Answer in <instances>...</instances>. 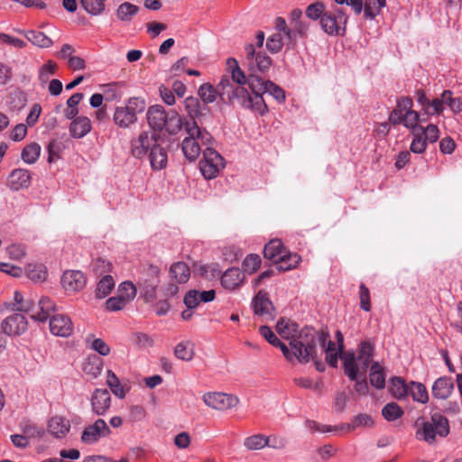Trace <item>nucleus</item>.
I'll list each match as a JSON object with an SVG mask.
<instances>
[{"label":"nucleus","instance_id":"1","mask_svg":"<svg viewBox=\"0 0 462 462\" xmlns=\"http://www.w3.org/2000/svg\"><path fill=\"white\" fill-rule=\"evenodd\" d=\"M245 62L249 71V88L251 92L243 87L234 88L227 78L220 80L218 88L224 99L229 101L237 99V102L243 107L263 115L267 112L268 108L262 95L268 93L279 103H282L285 100V92L273 81H263L257 75L258 72L264 73L269 69L272 64L271 58L264 52H256L255 47L252 43L245 45Z\"/></svg>","mask_w":462,"mask_h":462},{"label":"nucleus","instance_id":"2","mask_svg":"<svg viewBox=\"0 0 462 462\" xmlns=\"http://www.w3.org/2000/svg\"><path fill=\"white\" fill-rule=\"evenodd\" d=\"M278 333L283 338L290 339V346L294 356L300 363H309L316 357V345L320 342L325 345L328 335L319 333L312 328H304L298 333V325L289 319H281L276 325Z\"/></svg>","mask_w":462,"mask_h":462},{"label":"nucleus","instance_id":"3","mask_svg":"<svg viewBox=\"0 0 462 462\" xmlns=\"http://www.w3.org/2000/svg\"><path fill=\"white\" fill-rule=\"evenodd\" d=\"M374 346L368 341H363L358 347L357 356L353 352L340 355L343 361L344 372L351 381H356L358 374H365L374 356Z\"/></svg>","mask_w":462,"mask_h":462},{"label":"nucleus","instance_id":"4","mask_svg":"<svg viewBox=\"0 0 462 462\" xmlns=\"http://www.w3.org/2000/svg\"><path fill=\"white\" fill-rule=\"evenodd\" d=\"M146 118L153 131L165 130L169 134H177L183 126L181 116L175 111H165L162 106L154 105L148 108Z\"/></svg>","mask_w":462,"mask_h":462},{"label":"nucleus","instance_id":"5","mask_svg":"<svg viewBox=\"0 0 462 462\" xmlns=\"http://www.w3.org/2000/svg\"><path fill=\"white\" fill-rule=\"evenodd\" d=\"M183 126L188 136L182 141L181 149L185 157L194 162L200 154L201 147L210 143L212 136L207 130L200 128L197 122H185Z\"/></svg>","mask_w":462,"mask_h":462},{"label":"nucleus","instance_id":"6","mask_svg":"<svg viewBox=\"0 0 462 462\" xmlns=\"http://www.w3.org/2000/svg\"><path fill=\"white\" fill-rule=\"evenodd\" d=\"M146 108V102L138 97H129L123 106H116L113 115L114 124L119 128L127 129L138 120V115Z\"/></svg>","mask_w":462,"mask_h":462},{"label":"nucleus","instance_id":"7","mask_svg":"<svg viewBox=\"0 0 462 462\" xmlns=\"http://www.w3.org/2000/svg\"><path fill=\"white\" fill-rule=\"evenodd\" d=\"M448 433V421L439 413H434L430 420L424 422L422 428L417 431V435L427 442L434 441L436 436L446 437Z\"/></svg>","mask_w":462,"mask_h":462},{"label":"nucleus","instance_id":"8","mask_svg":"<svg viewBox=\"0 0 462 462\" xmlns=\"http://www.w3.org/2000/svg\"><path fill=\"white\" fill-rule=\"evenodd\" d=\"M347 15L342 7H334L327 11L319 21L322 30L329 35H338L345 32Z\"/></svg>","mask_w":462,"mask_h":462},{"label":"nucleus","instance_id":"9","mask_svg":"<svg viewBox=\"0 0 462 462\" xmlns=\"http://www.w3.org/2000/svg\"><path fill=\"white\" fill-rule=\"evenodd\" d=\"M223 168V157L216 150L207 146L203 150V159L199 162V169L204 178L208 180L216 178Z\"/></svg>","mask_w":462,"mask_h":462},{"label":"nucleus","instance_id":"10","mask_svg":"<svg viewBox=\"0 0 462 462\" xmlns=\"http://www.w3.org/2000/svg\"><path fill=\"white\" fill-rule=\"evenodd\" d=\"M159 135L152 131H143L137 137L131 140V154L135 158H143L158 142Z\"/></svg>","mask_w":462,"mask_h":462},{"label":"nucleus","instance_id":"11","mask_svg":"<svg viewBox=\"0 0 462 462\" xmlns=\"http://www.w3.org/2000/svg\"><path fill=\"white\" fill-rule=\"evenodd\" d=\"M202 399L207 406L218 411L232 409L239 402L236 395L224 393H207Z\"/></svg>","mask_w":462,"mask_h":462},{"label":"nucleus","instance_id":"12","mask_svg":"<svg viewBox=\"0 0 462 462\" xmlns=\"http://www.w3.org/2000/svg\"><path fill=\"white\" fill-rule=\"evenodd\" d=\"M110 434L111 430L106 422L102 419H98L93 424L84 429L81 434V441L85 444L92 445L102 438L109 437Z\"/></svg>","mask_w":462,"mask_h":462},{"label":"nucleus","instance_id":"13","mask_svg":"<svg viewBox=\"0 0 462 462\" xmlns=\"http://www.w3.org/2000/svg\"><path fill=\"white\" fill-rule=\"evenodd\" d=\"M1 328L7 336L17 337L27 330L28 321L23 315L15 313L5 318L1 323Z\"/></svg>","mask_w":462,"mask_h":462},{"label":"nucleus","instance_id":"14","mask_svg":"<svg viewBox=\"0 0 462 462\" xmlns=\"http://www.w3.org/2000/svg\"><path fill=\"white\" fill-rule=\"evenodd\" d=\"M252 305L255 315L263 318L265 320L275 319L273 305L265 292L260 291L254 296Z\"/></svg>","mask_w":462,"mask_h":462},{"label":"nucleus","instance_id":"15","mask_svg":"<svg viewBox=\"0 0 462 462\" xmlns=\"http://www.w3.org/2000/svg\"><path fill=\"white\" fill-rule=\"evenodd\" d=\"M50 330L55 336L67 337L73 332V324L68 316L57 314L50 319Z\"/></svg>","mask_w":462,"mask_h":462},{"label":"nucleus","instance_id":"16","mask_svg":"<svg viewBox=\"0 0 462 462\" xmlns=\"http://www.w3.org/2000/svg\"><path fill=\"white\" fill-rule=\"evenodd\" d=\"M61 284L66 291H79L86 285V277L80 271H66L61 277Z\"/></svg>","mask_w":462,"mask_h":462},{"label":"nucleus","instance_id":"17","mask_svg":"<svg viewBox=\"0 0 462 462\" xmlns=\"http://www.w3.org/2000/svg\"><path fill=\"white\" fill-rule=\"evenodd\" d=\"M111 404L110 393L106 389H96L91 397L92 411L97 415H104Z\"/></svg>","mask_w":462,"mask_h":462},{"label":"nucleus","instance_id":"18","mask_svg":"<svg viewBox=\"0 0 462 462\" xmlns=\"http://www.w3.org/2000/svg\"><path fill=\"white\" fill-rule=\"evenodd\" d=\"M31 173L25 169H15L9 174L7 185L13 190L27 189L31 185Z\"/></svg>","mask_w":462,"mask_h":462},{"label":"nucleus","instance_id":"19","mask_svg":"<svg viewBox=\"0 0 462 462\" xmlns=\"http://www.w3.org/2000/svg\"><path fill=\"white\" fill-rule=\"evenodd\" d=\"M226 64L231 71V79L228 76H223L221 80L224 78H227L234 88H237L238 87L245 88V84L249 86V76L246 77L241 70L236 59H227Z\"/></svg>","mask_w":462,"mask_h":462},{"label":"nucleus","instance_id":"20","mask_svg":"<svg viewBox=\"0 0 462 462\" xmlns=\"http://www.w3.org/2000/svg\"><path fill=\"white\" fill-rule=\"evenodd\" d=\"M245 279L244 273L239 268L227 269L221 277V284L227 290H235L239 287Z\"/></svg>","mask_w":462,"mask_h":462},{"label":"nucleus","instance_id":"21","mask_svg":"<svg viewBox=\"0 0 462 462\" xmlns=\"http://www.w3.org/2000/svg\"><path fill=\"white\" fill-rule=\"evenodd\" d=\"M413 101L409 97H402L397 100L396 107L391 112L389 116V122L397 125L401 124V116L406 112L413 111Z\"/></svg>","mask_w":462,"mask_h":462},{"label":"nucleus","instance_id":"22","mask_svg":"<svg viewBox=\"0 0 462 462\" xmlns=\"http://www.w3.org/2000/svg\"><path fill=\"white\" fill-rule=\"evenodd\" d=\"M69 131L73 138H82L91 131V122L87 116H78L69 125Z\"/></svg>","mask_w":462,"mask_h":462},{"label":"nucleus","instance_id":"23","mask_svg":"<svg viewBox=\"0 0 462 462\" xmlns=\"http://www.w3.org/2000/svg\"><path fill=\"white\" fill-rule=\"evenodd\" d=\"M70 430V423L60 416H53L48 422V431L55 438L65 437Z\"/></svg>","mask_w":462,"mask_h":462},{"label":"nucleus","instance_id":"24","mask_svg":"<svg viewBox=\"0 0 462 462\" xmlns=\"http://www.w3.org/2000/svg\"><path fill=\"white\" fill-rule=\"evenodd\" d=\"M260 334L273 346L279 347L283 356L288 359L291 360L294 355L293 350L291 351L289 347L282 343L276 335L272 331V329L267 326H261L259 328Z\"/></svg>","mask_w":462,"mask_h":462},{"label":"nucleus","instance_id":"25","mask_svg":"<svg viewBox=\"0 0 462 462\" xmlns=\"http://www.w3.org/2000/svg\"><path fill=\"white\" fill-rule=\"evenodd\" d=\"M149 160L153 170L160 171L165 168L168 162L166 150L157 143L149 152Z\"/></svg>","mask_w":462,"mask_h":462},{"label":"nucleus","instance_id":"26","mask_svg":"<svg viewBox=\"0 0 462 462\" xmlns=\"http://www.w3.org/2000/svg\"><path fill=\"white\" fill-rule=\"evenodd\" d=\"M160 280L157 278L149 279L148 277H140L138 280V287L141 294L144 297L146 301H151L155 299L156 289L159 286Z\"/></svg>","mask_w":462,"mask_h":462},{"label":"nucleus","instance_id":"27","mask_svg":"<svg viewBox=\"0 0 462 462\" xmlns=\"http://www.w3.org/2000/svg\"><path fill=\"white\" fill-rule=\"evenodd\" d=\"M453 388L454 384L450 378L440 377L435 381L431 391L434 397L447 399L451 394Z\"/></svg>","mask_w":462,"mask_h":462},{"label":"nucleus","instance_id":"28","mask_svg":"<svg viewBox=\"0 0 462 462\" xmlns=\"http://www.w3.org/2000/svg\"><path fill=\"white\" fill-rule=\"evenodd\" d=\"M184 106L192 122H196L197 118L205 116L208 110L206 106H201L199 100L194 97H187L184 100Z\"/></svg>","mask_w":462,"mask_h":462},{"label":"nucleus","instance_id":"29","mask_svg":"<svg viewBox=\"0 0 462 462\" xmlns=\"http://www.w3.org/2000/svg\"><path fill=\"white\" fill-rule=\"evenodd\" d=\"M170 275L177 283L181 284L189 281L190 271L185 263L177 262L170 267Z\"/></svg>","mask_w":462,"mask_h":462},{"label":"nucleus","instance_id":"30","mask_svg":"<svg viewBox=\"0 0 462 462\" xmlns=\"http://www.w3.org/2000/svg\"><path fill=\"white\" fill-rule=\"evenodd\" d=\"M220 85V82L217 85L216 88H213L212 85L208 83H205L201 85L199 88V96L202 99V101L205 103L204 106H206L208 103H212L216 100L217 95H219L220 98L223 101L230 102L228 99H224L220 94V90L218 86ZM235 99H233L231 102H234Z\"/></svg>","mask_w":462,"mask_h":462},{"label":"nucleus","instance_id":"31","mask_svg":"<svg viewBox=\"0 0 462 462\" xmlns=\"http://www.w3.org/2000/svg\"><path fill=\"white\" fill-rule=\"evenodd\" d=\"M27 103L26 96L23 91L15 89L12 91L6 101L8 109L12 112H19Z\"/></svg>","mask_w":462,"mask_h":462},{"label":"nucleus","instance_id":"32","mask_svg":"<svg viewBox=\"0 0 462 462\" xmlns=\"http://www.w3.org/2000/svg\"><path fill=\"white\" fill-rule=\"evenodd\" d=\"M284 254L282 241L279 239L271 240L263 248L264 257L273 260L276 264L280 260V256Z\"/></svg>","mask_w":462,"mask_h":462},{"label":"nucleus","instance_id":"33","mask_svg":"<svg viewBox=\"0 0 462 462\" xmlns=\"http://www.w3.org/2000/svg\"><path fill=\"white\" fill-rule=\"evenodd\" d=\"M39 310L40 311H37L33 314H32V319L38 320V321H45L49 318L51 311L55 310L54 303L49 299V298H42L39 300Z\"/></svg>","mask_w":462,"mask_h":462},{"label":"nucleus","instance_id":"34","mask_svg":"<svg viewBox=\"0 0 462 462\" xmlns=\"http://www.w3.org/2000/svg\"><path fill=\"white\" fill-rule=\"evenodd\" d=\"M374 426V420L369 414L361 413L355 416L351 422L348 424H344L340 426L341 430H346L347 431H351L356 430L358 427H368L371 428Z\"/></svg>","mask_w":462,"mask_h":462},{"label":"nucleus","instance_id":"35","mask_svg":"<svg viewBox=\"0 0 462 462\" xmlns=\"http://www.w3.org/2000/svg\"><path fill=\"white\" fill-rule=\"evenodd\" d=\"M408 385L401 377H393L390 381L389 391L396 399L404 398L409 393Z\"/></svg>","mask_w":462,"mask_h":462},{"label":"nucleus","instance_id":"36","mask_svg":"<svg viewBox=\"0 0 462 462\" xmlns=\"http://www.w3.org/2000/svg\"><path fill=\"white\" fill-rule=\"evenodd\" d=\"M369 379L371 384L375 388H384L385 374L383 372V368L379 365V363L375 362L371 365Z\"/></svg>","mask_w":462,"mask_h":462},{"label":"nucleus","instance_id":"37","mask_svg":"<svg viewBox=\"0 0 462 462\" xmlns=\"http://www.w3.org/2000/svg\"><path fill=\"white\" fill-rule=\"evenodd\" d=\"M115 287V281L111 275L103 276L97 282L96 289V297L104 299L109 295Z\"/></svg>","mask_w":462,"mask_h":462},{"label":"nucleus","instance_id":"38","mask_svg":"<svg viewBox=\"0 0 462 462\" xmlns=\"http://www.w3.org/2000/svg\"><path fill=\"white\" fill-rule=\"evenodd\" d=\"M301 258L297 254H284L280 256V260L277 263V269L279 271H290L297 267Z\"/></svg>","mask_w":462,"mask_h":462},{"label":"nucleus","instance_id":"39","mask_svg":"<svg viewBox=\"0 0 462 462\" xmlns=\"http://www.w3.org/2000/svg\"><path fill=\"white\" fill-rule=\"evenodd\" d=\"M174 355L180 360L190 361L194 356L193 344L190 341L179 343L174 349Z\"/></svg>","mask_w":462,"mask_h":462},{"label":"nucleus","instance_id":"40","mask_svg":"<svg viewBox=\"0 0 462 462\" xmlns=\"http://www.w3.org/2000/svg\"><path fill=\"white\" fill-rule=\"evenodd\" d=\"M41 153V146L37 143H31L26 145L22 151V159L28 164L34 163Z\"/></svg>","mask_w":462,"mask_h":462},{"label":"nucleus","instance_id":"41","mask_svg":"<svg viewBox=\"0 0 462 462\" xmlns=\"http://www.w3.org/2000/svg\"><path fill=\"white\" fill-rule=\"evenodd\" d=\"M25 272L28 278L33 282L44 281L47 276L46 268L42 264L29 263Z\"/></svg>","mask_w":462,"mask_h":462},{"label":"nucleus","instance_id":"42","mask_svg":"<svg viewBox=\"0 0 462 462\" xmlns=\"http://www.w3.org/2000/svg\"><path fill=\"white\" fill-rule=\"evenodd\" d=\"M420 115L417 111H410L401 116V124L406 128L411 129L412 133L419 131L418 123L420 122Z\"/></svg>","mask_w":462,"mask_h":462},{"label":"nucleus","instance_id":"43","mask_svg":"<svg viewBox=\"0 0 462 462\" xmlns=\"http://www.w3.org/2000/svg\"><path fill=\"white\" fill-rule=\"evenodd\" d=\"M382 415L387 421H393L403 415V411L397 403L389 402L382 409Z\"/></svg>","mask_w":462,"mask_h":462},{"label":"nucleus","instance_id":"44","mask_svg":"<svg viewBox=\"0 0 462 462\" xmlns=\"http://www.w3.org/2000/svg\"><path fill=\"white\" fill-rule=\"evenodd\" d=\"M25 37L32 44L42 48H47L51 45V40L42 32L29 31L25 32Z\"/></svg>","mask_w":462,"mask_h":462},{"label":"nucleus","instance_id":"45","mask_svg":"<svg viewBox=\"0 0 462 462\" xmlns=\"http://www.w3.org/2000/svg\"><path fill=\"white\" fill-rule=\"evenodd\" d=\"M138 6L125 2L119 5L117 9V17L121 21H131L132 18L137 14Z\"/></svg>","mask_w":462,"mask_h":462},{"label":"nucleus","instance_id":"46","mask_svg":"<svg viewBox=\"0 0 462 462\" xmlns=\"http://www.w3.org/2000/svg\"><path fill=\"white\" fill-rule=\"evenodd\" d=\"M106 383L107 385L109 386L110 390L112 391V393L119 397V398H125V392L124 390V387L121 385L120 382H119V379L117 378V376L115 374L114 372H112L111 370H108L107 371V374H106Z\"/></svg>","mask_w":462,"mask_h":462},{"label":"nucleus","instance_id":"47","mask_svg":"<svg viewBox=\"0 0 462 462\" xmlns=\"http://www.w3.org/2000/svg\"><path fill=\"white\" fill-rule=\"evenodd\" d=\"M122 83L119 82L104 85L102 88L105 99L109 102L121 99L122 92L119 89Z\"/></svg>","mask_w":462,"mask_h":462},{"label":"nucleus","instance_id":"48","mask_svg":"<svg viewBox=\"0 0 462 462\" xmlns=\"http://www.w3.org/2000/svg\"><path fill=\"white\" fill-rule=\"evenodd\" d=\"M409 393L412 396L413 400L416 402L425 403L429 400L426 387L420 383L412 382L409 388Z\"/></svg>","mask_w":462,"mask_h":462},{"label":"nucleus","instance_id":"49","mask_svg":"<svg viewBox=\"0 0 462 462\" xmlns=\"http://www.w3.org/2000/svg\"><path fill=\"white\" fill-rule=\"evenodd\" d=\"M385 4V0H365V16L373 19Z\"/></svg>","mask_w":462,"mask_h":462},{"label":"nucleus","instance_id":"50","mask_svg":"<svg viewBox=\"0 0 462 462\" xmlns=\"http://www.w3.org/2000/svg\"><path fill=\"white\" fill-rule=\"evenodd\" d=\"M136 292V286L132 282H123L118 287V296L128 303L135 298Z\"/></svg>","mask_w":462,"mask_h":462},{"label":"nucleus","instance_id":"51","mask_svg":"<svg viewBox=\"0 0 462 462\" xmlns=\"http://www.w3.org/2000/svg\"><path fill=\"white\" fill-rule=\"evenodd\" d=\"M266 436L262 434L253 435L245 439L244 445L247 449L257 450L266 447Z\"/></svg>","mask_w":462,"mask_h":462},{"label":"nucleus","instance_id":"52","mask_svg":"<svg viewBox=\"0 0 462 462\" xmlns=\"http://www.w3.org/2000/svg\"><path fill=\"white\" fill-rule=\"evenodd\" d=\"M284 44L282 35L280 32H275L267 39L266 48L271 53H278Z\"/></svg>","mask_w":462,"mask_h":462},{"label":"nucleus","instance_id":"53","mask_svg":"<svg viewBox=\"0 0 462 462\" xmlns=\"http://www.w3.org/2000/svg\"><path fill=\"white\" fill-rule=\"evenodd\" d=\"M83 8L90 14L97 15L105 9V4L102 0H80Z\"/></svg>","mask_w":462,"mask_h":462},{"label":"nucleus","instance_id":"54","mask_svg":"<svg viewBox=\"0 0 462 462\" xmlns=\"http://www.w3.org/2000/svg\"><path fill=\"white\" fill-rule=\"evenodd\" d=\"M57 68L58 66L56 62L52 60H48L47 63L41 68L39 71V80L42 85H44L49 81L50 77L56 73Z\"/></svg>","mask_w":462,"mask_h":462},{"label":"nucleus","instance_id":"55","mask_svg":"<svg viewBox=\"0 0 462 462\" xmlns=\"http://www.w3.org/2000/svg\"><path fill=\"white\" fill-rule=\"evenodd\" d=\"M131 342L140 348H148L154 344L153 339L150 336L142 332L134 333L131 336Z\"/></svg>","mask_w":462,"mask_h":462},{"label":"nucleus","instance_id":"56","mask_svg":"<svg viewBox=\"0 0 462 462\" xmlns=\"http://www.w3.org/2000/svg\"><path fill=\"white\" fill-rule=\"evenodd\" d=\"M326 12L324 4L317 1L306 8L305 14L311 20H318L319 18L321 19L322 14Z\"/></svg>","mask_w":462,"mask_h":462},{"label":"nucleus","instance_id":"57","mask_svg":"<svg viewBox=\"0 0 462 462\" xmlns=\"http://www.w3.org/2000/svg\"><path fill=\"white\" fill-rule=\"evenodd\" d=\"M64 149V145L61 142L57 140H52L49 143L47 150H48V162H53L60 158V153Z\"/></svg>","mask_w":462,"mask_h":462},{"label":"nucleus","instance_id":"58","mask_svg":"<svg viewBox=\"0 0 462 462\" xmlns=\"http://www.w3.org/2000/svg\"><path fill=\"white\" fill-rule=\"evenodd\" d=\"M420 134H422L423 138L430 143H435L439 137V131L437 125H429L427 127H419Z\"/></svg>","mask_w":462,"mask_h":462},{"label":"nucleus","instance_id":"59","mask_svg":"<svg viewBox=\"0 0 462 462\" xmlns=\"http://www.w3.org/2000/svg\"><path fill=\"white\" fill-rule=\"evenodd\" d=\"M83 370L86 374H90L93 377H97L101 373L102 361L97 357H94L92 360L89 359L84 365Z\"/></svg>","mask_w":462,"mask_h":462},{"label":"nucleus","instance_id":"60","mask_svg":"<svg viewBox=\"0 0 462 462\" xmlns=\"http://www.w3.org/2000/svg\"><path fill=\"white\" fill-rule=\"evenodd\" d=\"M443 110V100H440L439 97H436L429 101L428 105L423 110V114L427 116H435L441 114Z\"/></svg>","mask_w":462,"mask_h":462},{"label":"nucleus","instance_id":"61","mask_svg":"<svg viewBox=\"0 0 462 462\" xmlns=\"http://www.w3.org/2000/svg\"><path fill=\"white\" fill-rule=\"evenodd\" d=\"M413 140L411 143V151L414 153H422L427 147V142L419 132L412 133Z\"/></svg>","mask_w":462,"mask_h":462},{"label":"nucleus","instance_id":"62","mask_svg":"<svg viewBox=\"0 0 462 462\" xmlns=\"http://www.w3.org/2000/svg\"><path fill=\"white\" fill-rule=\"evenodd\" d=\"M261 265V258L258 254H249L245 257L243 266L245 271L253 273L258 270Z\"/></svg>","mask_w":462,"mask_h":462},{"label":"nucleus","instance_id":"63","mask_svg":"<svg viewBox=\"0 0 462 462\" xmlns=\"http://www.w3.org/2000/svg\"><path fill=\"white\" fill-rule=\"evenodd\" d=\"M359 299L361 309L369 311L371 310L370 291L364 283H361L359 287Z\"/></svg>","mask_w":462,"mask_h":462},{"label":"nucleus","instance_id":"64","mask_svg":"<svg viewBox=\"0 0 462 462\" xmlns=\"http://www.w3.org/2000/svg\"><path fill=\"white\" fill-rule=\"evenodd\" d=\"M128 302H126L121 296H115L109 298L106 301V307L110 311H117L123 310Z\"/></svg>","mask_w":462,"mask_h":462}]
</instances>
